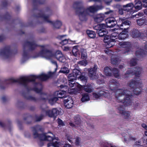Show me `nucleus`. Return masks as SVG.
I'll return each mask as SVG.
<instances>
[{
	"instance_id": "f257e3e1",
	"label": "nucleus",
	"mask_w": 147,
	"mask_h": 147,
	"mask_svg": "<svg viewBox=\"0 0 147 147\" xmlns=\"http://www.w3.org/2000/svg\"><path fill=\"white\" fill-rule=\"evenodd\" d=\"M124 30L118 35L116 32H114L111 36L107 35L105 36L104 41L107 48H110L114 45V42L117 41L116 39L118 38L119 39H124L128 37V31L127 29H124Z\"/></svg>"
},
{
	"instance_id": "f03ea898",
	"label": "nucleus",
	"mask_w": 147,
	"mask_h": 147,
	"mask_svg": "<svg viewBox=\"0 0 147 147\" xmlns=\"http://www.w3.org/2000/svg\"><path fill=\"white\" fill-rule=\"evenodd\" d=\"M34 137L38 138L41 141H52V143L48 144V147H60L62 144L59 140L55 139L54 135L51 133H48L38 134L36 132L34 133Z\"/></svg>"
},
{
	"instance_id": "7ed1b4c3",
	"label": "nucleus",
	"mask_w": 147,
	"mask_h": 147,
	"mask_svg": "<svg viewBox=\"0 0 147 147\" xmlns=\"http://www.w3.org/2000/svg\"><path fill=\"white\" fill-rule=\"evenodd\" d=\"M42 49L39 53V55L47 59H50L55 57L59 61L65 62L67 58L64 56L61 51H58L56 52L55 55H53L52 52L47 50L45 47L43 46Z\"/></svg>"
},
{
	"instance_id": "20e7f679",
	"label": "nucleus",
	"mask_w": 147,
	"mask_h": 147,
	"mask_svg": "<svg viewBox=\"0 0 147 147\" xmlns=\"http://www.w3.org/2000/svg\"><path fill=\"white\" fill-rule=\"evenodd\" d=\"M53 74L54 73L49 72L47 75L42 73L37 76H23L19 78L18 82L20 83L25 85L29 82L34 81L36 78H38L42 80H45L52 76Z\"/></svg>"
},
{
	"instance_id": "39448f33",
	"label": "nucleus",
	"mask_w": 147,
	"mask_h": 147,
	"mask_svg": "<svg viewBox=\"0 0 147 147\" xmlns=\"http://www.w3.org/2000/svg\"><path fill=\"white\" fill-rule=\"evenodd\" d=\"M106 23L108 27L111 28L114 26L115 24L117 23L118 25L120 27L126 25H129L131 22L123 19L120 18L119 21L117 22L114 18L110 17L107 18L105 20Z\"/></svg>"
},
{
	"instance_id": "423d86ee",
	"label": "nucleus",
	"mask_w": 147,
	"mask_h": 147,
	"mask_svg": "<svg viewBox=\"0 0 147 147\" xmlns=\"http://www.w3.org/2000/svg\"><path fill=\"white\" fill-rule=\"evenodd\" d=\"M61 88L63 89L59 91L55 92L53 96H51L49 100V103L51 105L55 103L57 100L58 98H62L65 96L66 91H67L68 88L67 86L63 85L60 86Z\"/></svg>"
},
{
	"instance_id": "0eeeda50",
	"label": "nucleus",
	"mask_w": 147,
	"mask_h": 147,
	"mask_svg": "<svg viewBox=\"0 0 147 147\" xmlns=\"http://www.w3.org/2000/svg\"><path fill=\"white\" fill-rule=\"evenodd\" d=\"M101 9L98 6H91L88 7L83 13H81L79 15L80 18L82 21L85 20V17L86 15L89 14V13H94L98 10Z\"/></svg>"
},
{
	"instance_id": "6e6552de",
	"label": "nucleus",
	"mask_w": 147,
	"mask_h": 147,
	"mask_svg": "<svg viewBox=\"0 0 147 147\" xmlns=\"http://www.w3.org/2000/svg\"><path fill=\"white\" fill-rule=\"evenodd\" d=\"M115 91H116V96L117 98L121 97L122 95L125 96L124 97H125V99L121 101L123 103L126 102L129 104L130 101V98L131 97L128 94V93L129 92L127 91L124 90L123 89H118L116 91L114 90L113 92H115Z\"/></svg>"
},
{
	"instance_id": "1a4fd4ad",
	"label": "nucleus",
	"mask_w": 147,
	"mask_h": 147,
	"mask_svg": "<svg viewBox=\"0 0 147 147\" xmlns=\"http://www.w3.org/2000/svg\"><path fill=\"white\" fill-rule=\"evenodd\" d=\"M69 81V84L70 87H72L75 86H76V88H67L68 92L70 94H76L80 93L83 88L82 86L78 83H75L74 81Z\"/></svg>"
},
{
	"instance_id": "9d476101",
	"label": "nucleus",
	"mask_w": 147,
	"mask_h": 147,
	"mask_svg": "<svg viewBox=\"0 0 147 147\" xmlns=\"http://www.w3.org/2000/svg\"><path fill=\"white\" fill-rule=\"evenodd\" d=\"M105 25L104 24H101L95 26L94 29L97 30V32L100 36H102L104 35L105 34L107 33V31H106Z\"/></svg>"
},
{
	"instance_id": "9b49d317",
	"label": "nucleus",
	"mask_w": 147,
	"mask_h": 147,
	"mask_svg": "<svg viewBox=\"0 0 147 147\" xmlns=\"http://www.w3.org/2000/svg\"><path fill=\"white\" fill-rule=\"evenodd\" d=\"M112 72L111 69L109 67H108L105 68L104 70V73L107 76H111V74ZM112 72L115 78H119V76L118 74V69H114Z\"/></svg>"
},
{
	"instance_id": "f8f14e48",
	"label": "nucleus",
	"mask_w": 147,
	"mask_h": 147,
	"mask_svg": "<svg viewBox=\"0 0 147 147\" xmlns=\"http://www.w3.org/2000/svg\"><path fill=\"white\" fill-rule=\"evenodd\" d=\"M113 14V11L110 10L109 11L105 13L104 14H98L94 18L95 21L99 22L103 20L105 16V15H109L110 16H112Z\"/></svg>"
},
{
	"instance_id": "ddd939ff",
	"label": "nucleus",
	"mask_w": 147,
	"mask_h": 147,
	"mask_svg": "<svg viewBox=\"0 0 147 147\" xmlns=\"http://www.w3.org/2000/svg\"><path fill=\"white\" fill-rule=\"evenodd\" d=\"M81 74V72L78 70L74 69L72 74H69L68 77L69 81H74L78 78H79V75Z\"/></svg>"
},
{
	"instance_id": "4468645a",
	"label": "nucleus",
	"mask_w": 147,
	"mask_h": 147,
	"mask_svg": "<svg viewBox=\"0 0 147 147\" xmlns=\"http://www.w3.org/2000/svg\"><path fill=\"white\" fill-rule=\"evenodd\" d=\"M74 122H70L69 125L73 128L79 129V127L80 126L81 123L80 118L78 116H76L74 117Z\"/></svg>"
},
{
	"instance_id": "2eb2a0df",
	"label": "nucleus",
	"mask_w": 147,
	"mask_h": 147,
	"mask_svg": "<svg viewBox=\"0 0 147 147\" xmlns=\"http://www.w3.org/2000/svg\"><path fill=\"white\" fill-rule=\"evenodd\" d=\"M97 67L96 65H94L93 68L90 69L88 70L89 75L90 78L94 80L97 78L96 74V70Z\"/></svg>"
},
{
	"instance_id": "dca6fc26",
	"label": "nucleus",
	"mask_w": 147,
	"mask_h": 147,
	"mask_svg": "<svg viewBox=\"0 0 147 147\" xmlns=\"http://www.w3.org/2000/svg\"><path fill=\"white\" fill-rule=\"evenodd\" d=\"M64 103L65 107L67 109H70L73 106V101L70 97H68L64 100Z\"/></svg>"
},
{
	"instance_id": "f3484780",
	"label": "nucleus",
	"mask_w": 147,
	"mask_h": 147,
	"mask_svg": "<svg viewBox=\"0 0 147 147\" xmlns=\"http://www.w3.org/2000/svg\"><path fill=\"white\" fill-rule=\"evenodd\" d=\"M134 7V5L132 3H130L123 6V9H120L119 10V12L121 15L123 14V9L125 11H129L132 9Z\"/></svg>"
},
{
	"instance_id": "a211bd4d",
	"label": "nucleus",
	"mask_w": 147,
	"mask_h": 147,
	"mask_svg": "<svg viewBox=\"0 0 147 147\" xmlns=\"http://www.w3.org/2000/svg\"><path fill=\"white\" fill-rule=\"evenodd\" d=\"M43 18L45 21L51 23L56 28H59L61 25V23L60 21H57L55 22H52L48 19V17L47 16H44Z\"/></svg>"
},
{
	"instance_id": "6ab92c4d",
	"label": "nucleus",
	"mask_w": 147,
	"mask_h": 147,
	"mask_svg": "<svg viewBox=\"0 0 147 147\" xmlns=\"http://www.w3.org/2000/svg\"><path fill=\"white\" fill-rule=\"evenodd\" d=\"M58 111L56 109H54L52 110L47 111L46 112V115L49 117H54V118L57 115Z\"/></svg>"
},
{
	"instance_id": "aec40b11",
	"label": "nucleus",
	"mask_w": 147,
	"mask_h": 147,
	"mask_svg": "<svg viewBox=\"0 0 147 147\" xmlns=\"http://www.w3.org/2000/svg\"><path fill=\"white\" fill-rule=\"evenodd\" d=\"M109 94L108 92L106 91L105 92L104 91H100V93H94L93 95L94 97L96 98H100L101 96H104L105 97H107Z\"/></svg>"
},
{
	"instance_id": "412c9836",
	"label": "nucleus",
	"mask_w": 147,
	"mask_h": 147,
	"mask_svg": "<svg viewBox=\"0 0 147 147\" xmlns=\"http://www.w3.org/2000/svg\"><path fill=\"white\" fill-rule=\"evenodd\" d=\"M118 110L119 113L123 114L126 118H128L130 117V113L127 111H124L122 107H121V108H119Z\"/></svg>"
},
{
	"instance_id": "4be33fe9",
	"label": "nucleus",
	"mask_w": 147,
	"mask_h": 147,
	"mask_svg": "<svg viewBox=\"0 0 147 147\" xmlns=\"http://www.w3.org/2000/svg\"><path fill=\"white\" fill-rule=\"evenodd\" d=\"M83 87V88L82 89V90L83 89L86 92H90L92 91V87L91 85L90 84H87L84 87L82 86Z\"/></svg>"
},
{
	"instance_id": "5701e85b",
	"label": "nucleus",
	"mask_w": 147,
	"mask_h": 147,
	"mask_svg": "<svg viewBox=\"0 0 147 147\" xmlns=\"http://www.w3.org/2000/svg\"><path fill=\"white\" fill-rule=\"evenodd\" d=\"M66 35L60 36L59 37V38L61 40V41L60 42L61 45H64L67 44L69 42V40H68L64 38V37Z\"/></svg>"
},
{
	"instance_id": "b1692460",
	"label": "nucleus",
	"mask_w": 147,
	"mask_h": 147,
	"mask_svg": "<svg viewBox=\"0 0 147 147\" xmlns=\"http://www.w3.org/2000/svg\"><path fill=\"white\" fill-rule=\"evenodd\" d=\"M134 7L137 10L140 9L142 8V3L140 1H135Z\"/></svg>"
},
{
	"instance_id": "393cba45",
	"label": "nucleus",
	"mask_w": 147,
	"mask_h": 147,
	"mask_svg": "<svg viewBox=\"0 0 147 147\" xmlns=\"http://www.w3.org/2000/svg\"><path fill=\"white\" fill-rule=\"evenodd\" d=\"M134 74H135L136 76L139 77L142 73V69L140 67L138 68H135L134 69Z\"/></svg>"
},
{
	"instance_id": "a878e982",
	"label": "nucleus",
	"mask_w": 147,
	"mask_h": 147,
	"mask_svg": "<svg viewBox=\"0 0 147 147\" xmlns=\"http://www.w3.org/2000/svg\"><path fill=\"white\" fill-rule=\"evenodd\" d=\"M86 33L89 37L91 38H94L96 36V34L93 31L88 30L86 31Z\"/></svg>"
},
{
	"instance_id": "bb28decb",
	"label": "nucleus",
	"mask_w": 147,
	"mask_h": 147,
	"mask_svg": "<svg viewBox=\"0 0 147 147\" xmlns=\"http://www.w3.org/2000/svg\"><path fill=\"white\" fill-rule=\"evenodd\" d=\"M124 139L126 141H131L135 140V138L129 135L126 134L123 136Z\"/></svg>"
},
{
	"instance_id": "cd10ccee",
	"label": "nucleus",
	"mask_w": 147,
	"mask_h": 147,
	"mask_svg": "<svg viewBox=\"0 0 147 147\" xmlns=\"http://www.w3.org/2000/svg\"><path fill=\"white\" fill-rule=\"evenodd\" d=\"M72 52L73 55L76 57L79 56L80 55L78 47L77 46L73 47Z\"/></svg>"
},
{
	"instance_id": "c85d7f7f",
	"label": "nucleus",
	"mask_w": 147,
	"mask_h": 147,
	"mask_svg": "<svg viewBox=\"0 0 147 147\" xmlns=\"http://www.w3.org/2000/svg\"><path fill=\"white\" fill-rule=\"evenodd\" d=\"M90 100V97L88 94H85L82 95V97L81 100L82 102H84Z\"/></svg>"
},
{
	"instance_id": "c756f323",
	"label": "nucleus",
	"mask_w": 147,
	"mask_h": 147,
	"mask_svg": "<svg viewBox=\"0 0 147 147\" xmlns=\"http://www.w3.org/2000/svg\"><path fill=\"white\" fill-rule=\"evenodd\" d=\"M81 51L82 58L84 59H86L87 57V54L86 50L82 49Z\"/></svg>"
},
{
	"instance_id": "7c9ffc66",
	"label": "nucleus",
	"mask_w": 147,
	"mask_h": 147,
	"mask_svg": "<svg viewBox=\"0 0 147 147\" xmlns=\"http://www.w3.org/2000/svg\"><path fill=\"white\" fill-rule=\"evenodd\" d=\"M138 24L140 26L145 25L146 24V22L145 19L142 18L141 19L138 20L137 21Z\"/></svg>"
},
{
	"instance_id": "2f4dec72",
	"label": "nucleus",
	"mask_w": 147,
	"mask_h": 147,
	"mask_svg": "<svg viewBox=\"0 0 147 147\" xmlns=\"http://www.w3.org/2000/svg\"><path fill=\"white\" fill-rule=\"evenodd\" d=\"M140 83V82H136L135 80H132L130 82L129 85L130 87L134 88L135 87V86H137Z\"/></svg>"
},
{
	"instance_id": "473e14b6",
	"label": "nucleus",
	"mask_w": 147,
	"mask_h": 147,
	"mask_svg": "<svg viewBox=\"0 0 147 147\" xmlns=\"http://www.w3.org/2000/svg\"><path fill=\"white\" fill-rule=\"evenodd\" d=\"M121 47L126 48L128 47L130 45L129 42H121L119 43Z\"/></svg>"
},
{
	"instance_id": "72a5a7b5",
	"label": "nucleus",
	"mask_w": 147,
	"mask_h": 147,
	"mask_svg": "<svg viewBox=\"0 0 147 147\" xmlns=\"http://www.w3.org/2000/svg\"><path fill=\"white\" fill-rule=\"evenodd\" d=\"M138 31L136 30H134L131 33L132 36L133 38H136L138 37L139 35L138 34Z\"/></svg>"
},
{
	"instance_id": "f704fd0d",
	"label": "nucleus",
	"mask_w": 147,
	"mask_h": 147,
	"mask_svg": "<svg viewBox=\"0 0 147 147\" xmlns=\"http://www.w3.org/2000/svg\"><path fill=\"white\" fill-rule=\"evenodd\" d=\"M79 77L78 78L80 79V80L83 82L84 83H86V82L87 80V77H86L83 75L80 76V75H79Z\"/></svg>"
},
{
	"instance_id": "c9c22d12",
	"label": "nucleus",
	"mask_w": 147,
	"mask_h": 147,
	"mask_svg": "<svg viewBox=\"0 0 147 147\" xmlns=\"http://www.w3.org/2000/svg\"><path fill=\"white\" fill-rule=\"evenodd\" d=\"M69 71L67 68L64 67L62 68L59 72L63 73H68L69 72Z\"/></svg>"
},
{
	"instance_id": "e433bc0d",
	"label": "nucleus",
	"mask_w": 147,
	"mask_h": 147,
	"mask_svg": "<svg viewBox=\"0 0 147 147\" xmlns=\"http://www.w3.org/2000/svg\"><path fill=\"white\" fill-rule=\"evenodd\" d=\"M81 139L79 138H77L76 139V141L75 142V145L78 146H79L81 145Z\"/></svg>"
},
{
	"instance_id": "4c0bfd02",
	"label": "nucleus",
	"mask_w": 147,
	"mask_h": 147,
	"mask_svg": "<svg viewBox=\"0 0 147 147\" xmlns=\"http://www.w3.org/2000/svg\"><path fill=\"white\" fill-rule=\"evenodd\" d=\"M67 140L70 143H72V140L73 139V136L71 135H67L66 136Z\"/></svg>"
},
{
	"instance_id": "58836bf2",
	"label": "nucleus",
	"mask_w": 147,
	"mask_h": 147,
	"mask_svg": "<svg viewBox=\"0 0 147 147\" xmlns=\"http://www.w3.org/2000/svg\"><path fill=\"white\" fill-rule=\"evenodd\" d=\"M78 63L80 65L85 66L87 65V62L86 60H82L79 61Z\"/></svg>"
},
{
	"instance_id": "ea45409f",
	"label": "nucleus",
	"mask_w": 147,
	"mask_h": 147,
	"mask_svg": "<svg viewBox=\"0 0 147 147\" xmlns=\"http://www.w3.org/2000/svg\"><path fill=\"white\" fill-rule=\"evenodd\" d=\"M111 61L112 63L116 64L118 61V59L117 57H115V59L113 58L112 57L111 59Z\"/></svg>"
},
{
	"instance_id": "a19ab883",
	"label": "nucleus",
	"mask_w": 147,
	"mask_h": 147,
	"mask_svg": "<svg viewBox=\"0 0 147 147\" xmlns=\"http://www.w3.org/2000/svg\"><path fill=\"white\" fill-rule=\"evenodd\" d=\"M129 63L131 66L135 65L136 64V60L134 59H132L130 61Z\"/></svg>"
},
{
	"instance_id": "79ce46f5",
	"label": "nucleus",
	"mask_w": 147,
	"mask_h": 147,
	"mask_svg": "<svg viewBox=\"0 0 147 147\" xmlns=\"http://www.w3.org/2000/svg\"><path fill=\"white\" fill-rule=\"evenodd\" d=\"M58 123L59 125L60 126H64L65 125L63 121L60 119H58Z\"/></svg>"
},
{
	"instance_id": "37998d69",
	"label": "nucleus",
	"mask_w": 147,
	"mask_h": 147,
	"mask_svg": "<svg viewBox=\"0 0 147 147\" xmlns=\"http://www.w3.org/2000/svg\"><path fill=\"white\" fill-rule=\"evenodd\" d=\"M142 141H142V138L140 140L137 141L136 142V146L140 145Z\"/></svg>"
},
{
	"instance_id": "c03bdc74",
	"label": "nucleus",
	"mask_w": 147,
	"mask_h": 147,
	"mask_svg": "<svg viewBox=\"0 0 147 147\" xmlns=\"http://www.w3.org/2000/svg\"><path fill=\"white\" fill-rule=\"evenodd\" d=\"M143 5L144 7H147V1H143Z\"/></svg>"
},
{
	"instance_id": "a18cd8bd",
	"label": "nucleus",
	"mask_w": 147,
	"mask_h": 147,
	"mask_svg": "<svg viewBox=\"0 0 147 147\" xmlns=\"http://www.w3.org/2000/svg\"><path fill=\"white\" fill-rule=\"evenodd\" d=\"M145 137H144L142 138V141H143V143L144 144H147V139L146 140L144 139Z\"/></svg>"
},
{
	"instance_id": "49530a36",
	"label": "nucleus",
	"mask_w": 147,
	"mask_h": 147,
	"mask_svg": "<svg viewBox=\"0 0 147 147\" xmlns=\"http://www.w3.org/2000/svg\"><path fill=\"white\" fill-rule=\"evenodd\" d=\"M142 126L145 129H147V126L145 124H142Z\"/></svg>"
},
{
	"instance_id": "de8ad7c7",
	"label": "nucleus",
	"mask_w": 147,
	"mask_h": 147,
	"mask_svg": "<svg viewBox=\"0 0 147 147\" xmlns=\"http://www.w3.org/2000/svg\"><path fill=\"white\" fill-rule=\"evenodd\" d=\"M63 147H71V145L69 144H65Z\"/></svg>"
},
{
	"instance_id": "09e8293b",
	"label": "nucleus",
	"mask_w": 147,
	"mask_h": 147,
	"mask_svg": "<svg viewBox=\"0 0 147 147\" xmlns=\"http://www.w3.org/2000/svg\"><path fill=\"white\" fill-rule=\"evenodd\" d=\"M35 91L38 93H39L40 91H41V90H38V89L36 88L34 89Z\"/></svg>"
},
{
	"instance_id": "8fccbe9b",
	"label": "nucleus",
	"mask_w": 147,
	"mask_h": 147,
	"mask_svg": "<svg viewBox=\"0 0 147 147\" xmlns=\"http://www.w3.org/2000/svg\"><path fill=\"white\" fill-rule=\"evenodd\" d=\"M51 62L53 64H55V65H56L57 67V64L56 62V61H51Z\"/></svg>"
},
{
	"instance_id": "3c124183",
	"label": "nucleus",
	"mask_w": 147,
	"mask_h": 147,
	"mask_svg": "<svg viewBox=\"0 0 147 147\" xmlns=\"http://www.w3.org/2000/svg\"><path fill=\"white\" fill-rule=\"evenodd\" d=\"M31 47H36V45L35 43H33L31 45Z\"/></svg>"
},
{
	"instance_id": "603ef678",
	"label": "nucleus",
	"mask_w": 147,
	"mask_h": 147,
	"mask_svg": "<svg viewBox=\"0 0 147 147\" xmlns=\"http://www.w3.org/2000/svg\"><path fill=\"white\" fill-rule=\"evenodd\" d=\"M132 70H131V69H129V71H130V72L129 73H127V74H133V72H132Z\"/></svg>"
},
{
	"instance_id": "864d4df0",
	"label": "nucleus",
	"mask_w": 147,
	"mask_h": 147,
	"mask_svg": "<svg viewBox=\"0 0 147 147\" xmlns=\"http://www.w3.org/2000/svg\"><path fill=\"white\" fill-rule=\"evenodd\" d=\"M105 52L106 53H107V54H109V50L108 49H107V50H105Z\"/></svg>"
},
{
	"instance_id": "5fc2aeb1",
	"label": "nucleus",
	"mask_w": 147,
	"mask_h": 147,
	"mask_svg": "<svg viewBox=\"0 0 147 147\" xmlns=\"http://www.w3.org/2000/svg\"><path fill=\"white\" fill-rule=\"evenodd\" d=\"M39 119H38H38H37L36 120V121H40L42 119V118L40 117H39Z\"/></svg>"
},
{
	"instance_id": "6e6d98bb",
	"label": "nucleus",
	"mask_w": 147,
	"mask_h": 147,
	"mask_svg": "<svg viewBox=\"0 0 147 147\" xmlns=\"http://www.w3.org/2000/svg\"><path fill=\"white\" fill-rule=\"evenodd\" d=\"M142 13H138V14H136V16H142Z\"/></svg>"
},
{
	"instance_id": "4d7b16f0",
	"label": "nucleus",
	"mask_w": 147,
	"mask_h": 147,
	"mask_svg": "<svg viewBox=\"0 0 147 147\" xmlns=\"http://www.w3.org/2000/svg\"><path fill=\"white\" fill-rule=\"evenodd\" d=\"M146 130V131H145V135L147 136V129H145Z\"/></svg>"
},
{
	"instance_id": "13d9d810",
	"label": "nucleus",
	"mask_w": 147,
	"mask_h": 147,
	"mask_svg": "<svg viewBox=\"0 0 147 147\" xmlns=\"http://www.w3.org/2000/svg\"><path fill=\"white\" fill-rule=\"evenodd\" d=\"M136 54H140V55H142V53H138V51H137L136 52Z\"/></svg>"
},
{
	"instance_id": "bf43d9fd",
	"label": "nucleus",
	"mask_w": 147,
	"mask_h": 147,
	"mask_svg": "<svg viewBox=\"0 0 147 147\" xmlns=\"http://www.w3.org/2000/svg\"><path fill=\"white\" fill-rule=\"evenodd\" d=\"M134 147H143V146H135Z\"/></svg>"
},
{
	"instance_id": "052dcab7",
	"label": "nucleus",
	"mask_w": 147,
	"mask_h": 147,
	"mask_svg": "<svg viewBox=\"0 0 147 147\" xmlns=\"http://www.w3.org/2000/svg\"><path fill=\"white\" fill-rule=\"evenodd\" d=\"M65 50H68L69 49V48L67 47H65Z\"/></svg>"
},
{
	"instance_id": "680f3d73",
	"label": "nucleus",
	"mask_w": 147,
	"mask_h": 147,
	"mask_svg": "<svg viewBox=\"0 0 147 147\" xmlns=\"http://www.w3.org/2000/svg\"><path fill=\"white\" fill-rule=\"evenodd\" d=\"M122 67H123V66H122V65H121V66H120L119 68H122Z\"/></svg>"
},
{
	"instance_id": "e2e57ef3",
	"label": "nucleus",
	"mask_w": 147,
	"mask_h": 147,
	"mask_svg": "<svg viewBox=\"0 0 147 147\" xmlns=\"http://www.w3.org/2000/svg\"><path fill=\"white\" fill-rule=\"evenodd\" d=\"M118 30L117 29H116V28L114 29V30L115 31L116 30Z\"/></svg>"
},
{
	"instance_id": "0e129e2a",
	"label": "nucleus",
	"mask_w": 147,
	"mask_h": 147,
	"mask_svg": "<svg viewBox=\"0 0 147 147\" xmlns=\"http://www.w3.org/2000/svg\"><path fill=\"white\" fill-rule=\"evenodd\" d=\"M120 28V29H121V28L123 29V28Z\"/></svg>"
},
{
	"instance_id": "69168bd1",
	"label": "nucleus",
	"mask_w": 147,
	"mask_h": 147,
	"mask_svg": "<svg viewBox=\"0 0 147 147\" xmlns=\"http://www.w3.org/2000/svg\"><path fill=\"white\" fill-rule=\"evenodd\" d=\"M119 30H120V28H119Z\"/></svg>"
},
{
	"instance_id": "338daca9",
	"label": "nucleus",
	"mask_w": 147,
	"mask_h": 147,
	"mask_svg": "<svg viewBox=\"0 0 147 147\" xmlns=\"http://www.w3.org/2000/svg\"><path fill=\"white\" fill-rule=\"evenodd\" d=\"M127 77V76H125V77Z\"/></svg>"
}]
</instances>
